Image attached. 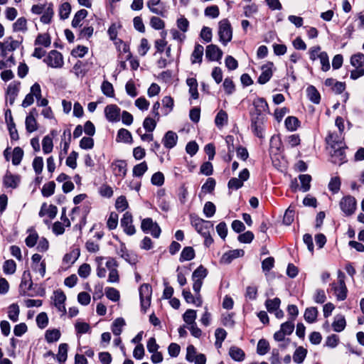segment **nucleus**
I'll return each mask as SVG.
<instances>
[{
  "label": "nucleus",
  "mask_w": 364,
  "mask_h": 364,
  "mask_svg": "<svg viewBox=\"0 0 364 364\" xmlns=\"http://www.w3.org/2000/svg\"><path fill=\"white\" fill-rule=\"evenodd\" d=\"M19 46V43L17 41L15 40H11V41H9L8 40L6 41L4 43H0V48L1 49V55L4 57L6 56V51H13L18 48Z\"/></svg>",
  "instance_id": "cd10ccee"
},
{
  "label": "nucleus",
  "mask_w": 364,
  "mask_h": 364,
  "mask_svg": "<svg viewBox=\"0 0 364 364\" xmlns=\"http://www.w3.org/2000/svg\"><path fill=\"white\" fill-rule=\"evenodd\" d=\"M183 321L188 325L196 323V311L188 309L183 316Z\"/></svg>",
  "instance_id": "e2e57ef3"
},
{
  "label": "nucleus",
  "mask_w": 364,
  "mask_h": 364,
  "mask_svg": "<svg viewBox=\"0 0 364 364\" xmlns=\"http://www.w3.org/2000/svg\"><path fill=\"white\" fill-rule=\"evenodd\" d=\"M5 117L11 139L15 141L18 140V134L10 110L6 112Z\"/></svg>",
  "instance_id": "412c9836"
},
{
  "label": "nucleus",
  "mask_w": 364,
  "mask_h": 364,
  "mask_svg": "<svg viewBox=\"0 0 364 364\" xmlns=\"http://www.w3.org/2000/svg\"><path fill=\"white\" fill-rule=\"evenodd\" d=\"M127 163L124 160H117L112 164V167L113 170V173L116 176H119L121 178H124L127 168Z\"/></svg>",
  "instance_id": "aec40b11"
},
{
  "label": "nucleus",
  "mask_w": 364,
  "mask_h": 364,
  "mask_svg": "<svg viewBox=\"0 0 364 364\" xmlns=\"http://www.w3.org/2000/svg\"><path fill=\"white\" fill-rule=\"evenodd\" d=\"M350 64L354 68L364 67V54L362 53H357L350 57Z\"/></svg>",
  "instance_id": "8fccbe9b"
},
{
  "label": "nucleus",
  "mask_w": 364,
  "mask_h": 364,
  "mask_svg": "<svg viewBox=\"0 0 364 364\" xmlns=\"http://www.w3.org/2000/svg\"><path fill=\"white\" fill-rule=\"evenodd\" d=\"M223 51L221 49L214 44H210L206 47L205 56L211 61H217L222 58Z\"/></svg>",
  "instance_id": "a211bd4d"
},
{
  "label": "nucleus",
  "mask_w": 364,
  "mask_h": 364,
  "mask_svg": "<svg viewBox=\"0 0 364 364\" xmlns=\"http://www.w3.org/2000/svg\"><path fill=\"white\" fill-rule=\"evenodd\" d=\"M61 336L60 330L53 328L48 329L45 333V339L48 343L58 341Z\"/></svg>",
  "instance_id": "473e14b6"
},
{
  "label": "nucleus",
  "mask_w": 364,
  "mask_h": 364,
  "mask_svg": "<svg viewBox=\"0 0 364 364\" xmlns=\"http://www.w3.org/2000/svg\"><path fill=\"white\" fill-rule=\"evenodd\" d=\"M286 336L287 335L280 330L277 331L274 334V339L280 343L279 347L282 349H285L290 343L289 338H285Z\"/></svg>",
  "instance_id": "72a5a7b5"
},
{
  "label": "nucleus",
  "mask_w": 364,
  "mask_h": 364,
  "mask_svg": "<svg viewBox=\"0 0 364 364\" xmlns=\"http://www.w3.org/2000/svg\"><path fill=\"white\" fill-rule=\"evenodd\" d=\"M191 223L195 228L196 230L201 235L208 234L210 229L213 228L212 222L205 220L196 215H191Z\"/></svg>",
  "instance_id": "20e7f679"
},
{
  "label": "nucleus",
  "mask_w": 364,
  "mask_h": 364,
  "mask_svg": "<svg viewBox=\"0 0 364 364\" xmlns=\"http://www.w3.org/2000/svg\"><path fill=\"white\" fill-rule=\"evenodd\" d=\"M318 58L321 64V70L324 72L330 69V63L328 54L326 52H320Z\"/></svg>",
  "instance_id": "338daca9"
},
{
  "label": "nucleus",
  "mask_w": 364,
  "mask_h": 364,
  "mask_svg": "<svg viewBox=\"0 0 364 364\" xmlns=\"http://www.w3.org/2000/svg\"><path fill=\"white\" fill-rule=\"evenodd\" d=\"M126 323L124 318H116L112 325V331L114 335L119 336L122 332V328L125 326Z\"/></svg>",
  "instance_id": "e433bc0d"
},
{
  "label": "nucleus",
  "mask_w": 364,
  "mask_h": 364,
  "mask_svg": "<svg viewBox=\"0 0 364 364\" xmlns=\"http://www.w3.org/2000/svg\"><path fill=\"white\" fill-rule=\"evenodd\" d=\"M14 31L26 32L27 31V20L24 17L18 18L13 24Z\"/></svg>",
  "instance_id": "864d4df0"
},
{
  "label": "nucleus",
  "mask_w": 364,
  "mask_h": 364,
  "mask_svg": "<svg viewBox=\"0 0 364 364\" xmlns=\"http://www.w3.org/2000/svg\"><path fill=\"white\" fill-rule=\"evenodd\" d=\"M196 256L195 251L192 247H185L180 255V262L189 261Z\"/></svg>",
  "instance_id": "4c0bfd02"
},
{
  "label": "nucleus",
  "mask_w": 364,
  "mask_h": 364,
  "mask_svg": "<svg viewBox=\"0 0 364 364\" xmlns=\"http://www.w3.org/2000/svg\"><path fill=\"white\" fill-rule=\"evenodd\" d=\"M269 343L265 339H260L257 346V353L260 355H264L269 350Z\"/></svg>",
  "instance_id": "603ef678"
},
{
  "label": "nucleus",
  "mask_w": 364,
  "mask_h": 364,
  "mask_svg": "<svg viewBox=\"0 0 364 364\" xmlns=\"http://www.w3.org/2000/svg\"><path fill=\"white\" fill-rule=\"evenodd\" d=\"M66 300V296L64 292L61 290H56L54 291V305L57 309L62 312L63 314L66 313V309L65 306V301Z\"/></svg>",
  "instance_id": "6ab92c4d"
},
{
  "label": "nucleus",
  "mask_w": 364,
  "mask_h": 364,
  "mask_svg": "<svg viewBox=\"0 0 364 364\" xmlns=\"http://www.w3.org/2000/svg\"><path fill=\"white\" fill-rule=\"evenodd\" d=\"M55 183L54 181H50L43 185L41 193L44 197H50L55 192Z\"/></svg>",
  "instance_id": "4d7b16f0"
},
{
  "label": "nucleus",
  "mask_w": 364,
  "mask_h": 364,
  "mask_svg": "<svg viewBox=\"0 0 364 364\" xmlns=\"http://www.w3.org/2000/svg\"><path fill=\"white\" fill-rule=\"evenodd\" d=\"M132 215L129 212H126L121 219V226L124 232L128 235H132L136 232V229L132 224Z\"/></svg>",
  "instance_id": "2eb2a0df"
},
{
  "label": "nucleus",
  "mask_w": 364,
  "mask_h": 364,
  "mask_svg": "<svg viewBox=\"0 0 364 364\" xmlns=\"http://www.w3.org/2000/svg\"><path fill=\"white\" fill-rule=\"evenodd\" d=\"M79 256L80 250L78 248H75L64 256L63 262L67 264H72L77 259Z\"/></svg>",
  "instance_id": "a19ab883"
},
{
  "label": "nucleus",
  "mask_w": 364,
  "mask_h": 364,
  "mask_svg": "<svg viewBox=\"0 0 364 364\" xmlns=\"http://www.w3.org/2000/svg\"><path fill=\"white\" fill-rule=\"evenodd\" d=\"M20 181L21 178L18 175H14L9 171H7L4 177V184L7 188H17Z\"/></svg>",
  "instance_id": "5701e85b"
},
{
  "label": "nucleus",
  "mask_w": 364,
  "mask_h": 364,
  "mask_svg": "<svg viewBox=\"0 0 364 364\" xmlns=\"http://www.w3.org/2000/svg\"><path fill=\"white\" fill-rule=\"evenodd\" d=\"M318 316V310L316 307L307 308L304 312V319L306 322L312 323L316 321Z\"/></svg>",
  "instance_id": "c03bdc74"
},
{
  "label": "nucleus",
  "mask_w": 364,
  "mask_h": 364,
  "mask_svg": "<svg viewBox=\"0 0 364 364\" xmlns=\"http://www.w3.org/2000/svg\"><path fill=\"white\" fill-rule=\"evenodd\" d=\"M273 67L274 64L272 62H268L267 63L262 66V73L260 74L257 79L258 83L264 85L271 79L273 75Z\"/></svg>",
  "instance_id": "f3484780"
},
{
  "label": "nucleus",
  "mask_w": 364,
  "mask_h": 364,
  "mask_svg": "<svg viewBox=\"0 0 364 364\" xmlns=\"http://www.w3.org/2000/svg\"><path fill=\"white\" fill-rule=\"evenodd\" d=\"M123 52L126 54L124 58L126 60H129L130 63V65L132 70H136L139 66V60L134 58H132V55L129 51V48L127 46H124L123 47Z\"/></svg>",
  "instance_id": "37998d69"
},
{
  "label": "nucleus",
  "mask_w": 364,
  "mask_h": 364,
  "mask_svg": "<svg viewBox=\"0 0 364 364\" xmlns=\"http://www.w3.org/2000/svg\"><path fill=\"white\" fill-rule=\"evenodd\" d=\"M228 353L230 358L237 362H242L245 358V353L244 350L235 346L230 348Z\"/></svg>",
  "instance_id": "bb28decb"
},
{
  "label": "nucleus",
  "mask_w": 364,
  "mask_h": 364,
  "mask_svg": "<svg viewBox=\"0 0 364 364\" xmlns=\"http://www.w3.org/2000/svg\"><path fill=\"white\" fill-rule=\"evenodd\" d=\"M299 178L301 184V189L304 192L308 191L311 187L310 183L311 181V176L309 174H301Z\"/></svg>",
  "instance_id": "680f3d73"
},
{
  "label": "nucleus",
  "mask_w": 364,
  "mask_h": 364,
  "mask_svg": "<svg viewBox=\"0 0 364 364\" xmlns=\"http://www.w3.org/2000/svg\"><path fill=\"white\" fill-rule=\"evenodd\" d=\"M105 267L109 271L107 282L109 283H118L119 282V275L117 270L119 264L116 259L109 257L105 263Z\"/></svg>",
  "instance_id": "0eeeda50"
},
{
  "label": "nucleus",
  "mask_w": 364,
  "mask_h": 364,
  "mask_svg": "<svg viewBox=\"0 0 364 364\" xmlns=\"http://www.w3.org/2000/svg\"><path fill=\"white\" fill-rule=\"evenodd\" d=\"M244 254L242 250H230L222 256L220 262L223 264H230L234 259L242 257Z\"/></svg>",
  "instance_id": "b1692460"
},
{
  "label": "nucleus",
  "mask_w": 364,
  "mask_h": 364,
  "mask_svg": "<svg viewBox=\"0 0 364 364\" xmlns=\"http://www.w3.org/2000/svg\"><path fill=\"white\" fill-rule=\"evenodd\" d=\"M228 120V117L227 112L221 109L218 112L215 118V124L218 127H223L224 125L227 124Z\"/></svg>",
  "instance_id": "de8ad7c7"
},
{
  "label": "nucleus",
  "mask_w": 364,
  "mask_h": 364,
  "mask_svg": "<svg viewBox=\"0 0 364 364\" xmlns=\"http://www.w3.org/2000/svg\"><path fill=\"white\" fill-rule=\"evenodd\" d=\"M345 275L339 271L338 274V283H332L331 290L333 291L337 300L343 301L347 297L348 289L345 284Z\"/></svg>",
  "instance_id": "f03ea898"
},
{
  "label": "nucleus",
  "mask_w": 364,
  "mask_h": 364,
  "mask_svg": "<svg viewBox=\"0 0 364 364\" xmlns=\"http://www.w3.org/2000/svg\"><path fill=\"white\" fill-rule=\"evenodd\" d=\"M306 95L310 101L314 104H318L321 100V95L316 88L310 85L306 88Z\"/></svg>",
  "instance_id": "f704fd0d"
},
{
  "label": "nucleus",
  "mask_w": 364,
  "mask_h": 364,
  "mask_svg": "<svg viewBox=\"0 0 364 364\" xmlns=\"http://www.w3.org/2000/svg\"><path fill=\"white\" fill-rule=\"evenodd\" d=\"M34 114H37L36 109H33L30 114L26 118V128L28 132H33L37 129V122L34 117Z\"/></svg>",
  "instance_id": "a878e982"
},
{
  "label": "nucleus",
  "mask_w": 364,
  "mask_h": 364,
  "mask_svg": "<svg viewBox=\"0 0 364 364\" xmlns=\"http://www.w3.org/2000/svg\"><path fill=\"white\" fill-rule=\"evenodd\" d=\"M101 90L102 93L109 97H113L114 96V90L112 83L109 82L105 80L102 85Z\"/></svg>",
  "instance_id": "13d9d810"
},
{
  "label": "nucleus",
  "mask_w": 364,
  "mask_h": 364,
  "mask_svg": "<svg viewBox=\"0 0 364 364\" xmlns=\"http://www.w3.org/2000/svg\"><path fill=\"white\" fill-rule=\"evenodd\" d=\"M16 269V264L13 259H8L4 262L3 271L6 274H13Z\"/></svg>",
  "instance_id": "bf43d9fd"
},
{
  "label": "nucleus",
  "mask_w": 364,
  "mask_h": 364,
  "mask_svg": "<svg viewBox=\"0 0 364 364\" xmlns=\"http://www.w3.org/2000/svg\"><path fill=\"white\" fill-rule=\"evenodd\" d=\"M19 91L18 85L11 83L6 90V95L10 105H13Z\"/></svg>",
  "instance_id": "7c9ffc66"
},
{
  "label": "nucleus",
  "mask_w": 364,
  "mask_h": 364,
  "mask_svg": "<svg viewBox=\"0 0 364 364\" xmlns=\"http://www.w3.org/2000/svg\"><path fill=\"white\" fill-rule=\"evenodd\" d=\"M250 178V172L247 168H244L239 173V178H232L228 183V187L231 190H238L243 186L245 181Z\"/></svg>",
  "instance_id": "9d476101"
},
{
  "label": "nucleus",
  "mask_w": 364,
  "mask_h": 364,
  "mask_svg": "<svg viewBox=\"0 0 364 364\" xmlns=\"http://www.w3.org/2000/svg\"><path fill=\"white\" fill-rule=\"evenodd\" d=\"M346 326V322L344 316L337 315L334 318V321L332 323V327L334 331L341 332L344 330Z\"/></svg>",
  "instance_id": "2f4dec72"
},
{
  "label": "nucleus",
  "mask_w": 364,
  "mask_h": 364,
  "mask_svg": "<svg viewBox=\"0 0 364 364\" xmlns=\"http://www.w3.org/2000/svg\"><path fill=\"white\" fill-rule=\"evenodd\" d=\"M147 169L148 166L146 161H143L139 164H136L133 168V176L136 177H141L147 171Z\"/></svg>",
  "instance_id": "6e6d98bb"
},
{
  "label": "nucleus",
  "mask_w": 364,
  "mask_h": 364,
  "mask_svg": "<svg viewBox=\"0 0 364 364\" xmlns=\"http://www.w3.org/2000/svg\"><path fill=\"white\" fill-rule=\"evenodd\" d=\"M341 179L338 176L331 178L329 183L328 188L333 193H337L341 188Z\"/></svg>",
  "instance_id": "0e129e2a"
},
{
  "label": "nucleus",
  "mask_w": 364,
  "mask_h": 364,
  "mask_svg": "<svg viewBox=\"0 0 364 364\" xmlns=\"http://www.w3.org/2000/svg\"><path fill=\"white\" fill-rule=\"evenodd\" d=\"M204 48L202 45L196 44L194 50L191 54V63L193 64L202 62Z\"/></svg>",
  "instance_id": "c756f323"
},
{
  "label": "nucleus",
  "mask_w": 364,
  "mask_h": 364,
  "mask_svg": "<svg viewBox=\"0 0 364 364\" xmlns=\"http://www.w3.org/2000/svg\"><path fill=\"white\" fill-rule=\"evenodd\" d=\"M139 291L141 309L146 311L151 304L152 288L149 284H143Z\"/></svg>",
  "instance_id": "39448f33"
},
{
  "label": "nucleus",
  "mask_w": 364,
  "mask_h": 364,
  "mask_svg": "<svg viewBox=\"0 0 364 364\" xmlns=\"http://www.w3.org/2000/svg\"><path fill=\"white\" fill-rule=\"evenodd\" d=\"M253 109L250 111V115H266L269 113V106L267 101L262 98L259 97L253 101Z\"/></svg>",
  "instance_id": "f8f14e48"
},
{
  "label": "nucleus",
  "mask_w": 364,
  "mask_h": 364,
  "mask_svg": "<svg viewBox=\"0 0 364 364\" xmlns=\"http://www.w3.org/2000/svg\"><path fill=\"white\" fill-rule=\"evenodd\" d=\"M87 11L85 9L79 10L74 16L72 21V26L77 28L81 26V21L87 16Z\"/></svg>",
  "instance_id": "ea45409f"
},
{
  "label": "nucleus",
  "mask_w": 364,
  "mask_h": 364,
  "mask_svg": "<svg viewBox=\"0 0 364 364\" xmlns=\"http://www.w3.org/2000/svg\"><path fill=\"white\" fill-rule=\"evenodd\" d=\"M32 284L30 272L28 270L24 271L19 287L21 294H26L31 289Z\"/></svg>",
  "instance_id": "4be33fe9"
},
{
  "label": "nucleus",
  "mask_w": 364,
  "mask_h": 364,
  "mask_svg": "<svg viewBox=\"0 0 364 364\" xmlns=\"http://www.w3.org/2000/svg\"><path fill=\"white\" fill-rule=\"evenodd\" d=\"M23 156V151L19 147H15L13 150L12 153V164L14 166H18L20 164Z\"/></svg>",
  "instance_id": "5fc2aeb1"
},
{
  "label": "nucleus",
  "mask_w": 364,
  "mask_h": 364,
  "mask_svg": "<svg viewBox=\"0 0 364 364\" xmlns=\"http://www.w3.org/2000/svg\"><path fill=\"white\" fill-rule=\"evenodd\" d=\"M68 346L67 343H61L58 347V353L56 355L57 360L60 363H63L66 361L68 357Z\"/></svg>",
  "instance_id": "49530a36"
},
{
  "label": "nucleus",
  "mask_w": 364,
  "mask_h": 364,
  "mask_svg": "<svg viewBox=\"0 0 364 364\" xmlns=\"http://www.w3.org/2000/svg\"><path fill=\"white\" fill-rule=\"evenodd\" d=\"M307 355V350L302 346L298 347L294 354L293 360L294 363L300 364L304 362Z\"/></svg>",
  "instance_id": "c9c22d12"
},
{
  "label": "nucleus",
  "mask_w": 364,
  "mask_h": 364,
  "mask_svg": "<svg viewBox=\"0 0 364 364\" xmlns=\"http://www.w3.org/2000/svg\"><path fill=\"white\" fill-rule=\"evenodd\" d=\"M141 228L145 233H150L153 237L158 238L161 234V228L157 223L154 222L151 218L142 220Z\"/></svg>",
  "instance_id": "6e6552de"
},
{
  "label": "nucleus",
  "mask_w": 364,
  "mask_h": 364,
  "mask_svg": "<svg viewBox=\"0 0 364 364\" xmlns=\"http://www.w3.org/2000/svg\"><path fill=\"white\" fill-rule=\"evenodd\" d=\"M208 274L207 269L202 265H200L192 274L193 281V289L196 293H199L203 285V280Z\"/></svg>",
  "instance_id": "423d86ee"
},
{
  "label": "nucleus",
  "mask_w": 364,
  "mask_h": 364,
  "mask_svg": "<svg viewBox=\"0 0 364 364\" xmlns=\"http://www.w3.org/2000/svg\"><path fill=\"white\" fill-rule=\"evenodd\" d=\"M106 119L110 122H117L120 119V108L116 105H109L105 108Z\"/></svg>",
  "instance_id": "dca6fc26"
},
{
  "label": "nucleus",
  "mask_w": 364,
  "mask_h": 364,
  "mask_svg": "<svg viewBox=\"0 0 364 364\" xmlns=\"http://www.w3.org/2000/svg\"><path fill=\"white\" fill-rule=\"evenodd\" d=\"M280 304L281 300L277 297L273 299H267L265 301V307L270 314H272L274 311L278 309L280 306Z\"/></svg>",
  "instance_id": "09e8293b"
},
{
  "label": "nucleus",
  "mask_w": 364,
  "mask_h": 364,
  "mask_svg": "<svg viewBox=\"0 0 364 364\" xmlns=\"http://www.w3.org/2000/svg\"><path fill=\"white\" fill-rule=\"evenodd\" d=\"M218 36L220 41L226 46L232 38V28L228 19L224 18L218 23Z\"/></svg>",
  "instance_id": "f257e3e1"
},
{
  "label": "nucleus",
  "mask_w": 364,
  "mask_h": 364,
  "mask_svg": "<svg viewBox=\"0 0 364 364\" xmlns=\"http://www.w3.org/2000/svg\"><path fill=\"white\" fill-rule=\"evenodd\" d=\"M20 314L19 306L17 304H12L8 308V317L13 321L16 322L18 320Z\"/></svg>",
  "instance_id": "79ce46f5"
},
{
  "label": "nucleus",
  "mask_w": 364,
  "mask_h": 364,
  "mask_svg": "<svg viewBox=\"0 0 364 364\" xmlns=\"http://www.w3.org/2000/svg\"><path fill=\"white\" fill-rule=\"evenodd\" d=\"M117 141H122L124 143H131L132 141L131 132L124 128L119 129L117 136Z\"/></svg>",
  "instance_id": "58836bf2"
},
{
  "label": "nucleus",
  "mask_w": 364,
  "mask_h": 364,
  "mask_svg": "<svg viewBox=\"0 0 364 364\" xmlns=\"http://www.w3.org/2000/svg\"><path fill=\"white\" fill-rule=\"evenodd\" d=\"M251 129L253 133L259 138H263L264 124L267 121V116L250 115Z\"/></svg>",
  "instance_id": "7ed1b4c3"
},
{
  "label": "nucleus",
  "mask_w": 364,
  "mask_h": 364,
  "mask_svg": "<svg viewBox=\"0 0 364 364\" xmlns=\"http://www.w3.org/2000/svg\"><path fill=\"white\" fill-rule=\"evenodd\" d=\"M71 11V5L68 2H65L60 6L59 16L61 19H66L68 18Z\"/></svg>",
  "instance_id": "052dcab7"
},
{
  "label": "nucleus",
  "mask_w": 364,
  "mask_h": 364,
  "mask_svg": "<svg viewBox=\"0 0 364 364\" xmlns=\"http://www.w3.org/2000/svg\"><path fill=\"white\" fill-rule=\"evenodd\" d=\"M337 145L338 146H336V145L332 146L333 152L331 154V161L334 164L340 166L346 161V156L343 143H341V145Z\"/></svg>",
  "instance_id": "9b49d317"
},
{
  "label": "nucleus",
  "mask_w": 364,
  "mask_h": 364,
  "mask_svg": "<svg viewBox=\"0 0 364 364\" xmlns=\"http://www.w3.org/2000/svg\"><path fill=\"white\" fill-rule=\"evenodd\" d=\"M43 151L47 154L52 151L53 148V139L49 136H46L42 141Z\"/></svg>",
  "instance_id": "69168bd1"
},
{
  "label": "nucleus",
  "mask_w": 364,
  "mask_h": 364,
  "mask_svg": "<svg viewBox=\"0 0 364 364\" xmlns=\"http://www.w3.org/2000/svg\"><path fill=\"white\" fill-rule=\"evenodd\" d=\"M54 16L53 4H48V7L42 14L41 17V21L43 24H49L52 21V18Z\"/></svg>",
  "instance_id": "c85d7f7f"
},
{
  "label": "nucleus",
  "mask_w": 364,
  "mask_h": 364,
  "mask_svg": "<svg viewBox=\"0 0 364 364\" xmlns=\"http://www.w3.org/2000/svg\"><path fill=\"white\" fill-rule=\"evenodd\" d=\"M51 39L48 33H40L35 40V45L43 46L48 48L50 46Z\"/></svg>",
  "instance_id": "a18cd8bd"
},
{
  "label": "nucleus",
  "mask_w": 364,
  "mask_h": 364,
  "mask_svg": "<svg viewBox=\"0 0 364 364\" xmlns=\"http://www.w3.org/2000/svg\"><path fill=\"white\" fill-rule=\"evenodd\" d=\"M43 61L50 67L53 68H61L64 65L62 54L55 50L50 51L44 58Z\"/></svg>",
  "instance_id": "1a4fd4ad"
},
{
  "label": "nucleus",
  "mask_w": 364,
  "mask_h": 364,
  "mask_svg": "<svg viewBox=\"0 0 364 364\" xmlns=\"http://www.w3.org/2000/svg\"><path fill=\"white\" fill-rule=\"evenodd\" d=\"M177 140V134L172 131H168L164 135L162 139V143L166 148L170 149L176 145Z\"/></svg>",
  "instance_id": "393cba45"
},
{
  "label": "nucleus",
  "mask_w": 364,
  "mask_h": 364,
  "mask_svg": "<svg viewBox=\"0 0 364 364\" xmlns=\"http://www.w3.org/2000/svg\"><path fill=\"white\" fill-rule=\"evenodd\" d=\"M146 6L151 13L162 17L166 16L167 11L161 0H148Z\"/></svg>",
  "instance_id": "4468645a"
},
{
  "label": "nucleus",
  "mask_w": 364,
  "mask_h": 364,
  "mask_svg": "<svg viewBox=\"0 0 364 364\" xmlns=\"http://www.w3.org/2000/svg\"><path fill=\"white\" fill-rule=\"evenodd\" d=\"M340 208L346 215L353 214L356 209L355 198L351 196L343 197L340 201Z\"/></svg>",
  "instance_id": "ddd939ff"
},
{
  "label": "nucleus",
  "mask_w": 364,
  "mask_h": 364,
  "mask_svg": "<svg viewBox=\"0 0 364 364\" xmlns=\"http://www.w3.org/2000/svg\"><path fill=\"white\" fill-rule=\"evenodd\" d=\"M285 126L289 131H295L300 126V122L297 117L290 116L285 119Z\"/></svg>",
  "instance_id": "3c124183"
},
{
  "label": "nucleus",
  "mask_w": 364,
  "mask_h": 364,
  "mask_svg": "<svg viewBox=\"0 0 364 364\" xmlns=\"http://www.w3.org/2000/svg\"><path fill=\"white\" fill-rule=\"evenodd\" d=\"M216 211V207L213 203L208 201L203 207V213L207 218L213 217Z\"/></svg>",
  "instance_id": "774afa93"
}]
</instances>
